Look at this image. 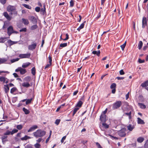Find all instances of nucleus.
Returning a JSON list of instances; mask_svg holds the SVG:
<instances>
[{
  "mask_svg": "<svg viewBox=\"0 0 148 148\" xmlns=\"http://www.w3.org/2000/svg\"><path fill=\"white\" fill-rule=\"evenodd\" d=\"M79 108H75L74 109L73 112V116L76 113L77 111L78 110H79Z\"/></svg>",
  "mask_w": 148,
  "mask_h": 148,
  "instance_id": "58836bf2",
  "label": "nucleus"
},
{
  "mask_svg": "<svg viewBox=\"0 0 148 148\" xmlns=\"http://www.w3.org/2000/svg\"><path fill=\"white\" fill-rule=\"evenodd\" d=\"M22 110L25 114H28L30 113L29 111L25 107L23 108Z\"/></svg>",
  "mask_w": 148,
  "mask_h": 148,
  "instance_id": "412c9836",
  "label": "nucleus"
},
{
  "mask_svg": "<svg viewBox=\"0 0 148 148\" xmlns=\"http://www.w3.org/2000/svg\"><path fill=\"white\" fill-rule=\"evenodd\" d=\"M138 62L140 63H144L145 60H142L141 59L139 58L138 60Z\"/></svg>",
  "mask_w": 148,
  "mask_h": 148,
  "instance_id": "4d7b16f0",
  "label": "nucleus"
},
{
  "mask_svg": "<svg viewBox=\"0 0 148 148\" xmlns=\"http://www.w3.org/2000/svg\"><path fill=\"white\" fill-rule=\"evenodd\" d=\"M25 148H33V147L31 145L28 144L25 146Z\"/></svg>",
  "mask_w": 148,
  "mask_h": 148,
  "instance_id": "bf43d9fd",
  "label": "nucleus"
},
{
  "mask_svg": "<svg viewBox=\"0 0 148 148\" xmlns=\"http://www.w3.org/2000/svg\"><path fill=\"white\" fill-rule=\"evenodd\" d=\"M48 59L49 60V64H50V65H52V58L50 55H49L48 57Z\"/></svg>",
  "mask_w": 148,
  "mask_h": 148,
  "instance_id": "8fccbe9b",
  "label": "nucleus"
},
{
  "mask_svg": "<svg viewBox=\"0 0 148 148\" xmlns=\"http://www.w3.org/2000/svg\"><path fill=\"white\" fill-rule=\"evenodd\" d=\"M18 132V130L16 129H13L12 132H11V135H12L15 133H16Z\"/></svg>",
  "mask_w": 148,
  "mask_h": 148,
  "instance_id": "de8ad7c7",
  "label": "nucleus"
},
{
  "mask_svg": "<svg viewBox=\"0 0 148 148\" xmlns=\"http://www.w3.org/2000/svg\"><path fill=\"white\" fill-rule=\"evenodd\" d=\"M38 128V126L36 125H34L30 128L28 130V132H30L34 131L36 129Z\"/></svg>",
  "mask_w": 148,
  "mask_h": 148,
  "instance_id": "f8f14e48",
  "label": "nucleus"
},
{
  "mask_svg": "<svg viewBox=\"0 0 148 148\" xmlns=\"http://www.w3.org/2000/svg\"><path fill=\"white\" fill-rule=\"evenodd\" d=\"M143 43L142 41H140L138 44V49L139 50L143 46Z\"/></svg>",
  "mask_w": 148,
  "mask_h": 148,
  "instance_id": "a878e982",
  "label": "nucleus"
},
{
  "mask_svg": "<svg viewBox=\"0 0 148 148\" xmlns=\"http://www.w3.org/2000/svg\"><path fill=\"white\" fill-rule=\"evenodd\" d=\"M23 5L25 7V8H27L28 9H31V7L28 5L24 4H23Z\"/></svg>",
  "mask_w": 148,
  "mask_h": 148,
  "instance_id": "49530a36",
  "label": "nucleus"
},
{
  "mask_svg": "<svg viewBox=\"0 0 148 148\" xmlns=\"http://www.w3.org/2000/svg\"><path fill=\"white\" fill-rule=\"evenodd\" d=\"M6 80V78L3 77H0V81L1 82H5V81Z\"/></svg>",
  "mask_w": 148,
  "mask_h": 148,
  "instance_id": "a19ab883",
  "label": "nucleus"
},
{
  "mask_svg": "<svg viewBox=\"0 0 148 148\" xmlns=\"http://www.w3.org/2000/svg\"><path fill=\"white\" fill-rule=\"evenodd\" d=\"M30 64V63L29 62L24 63L22 65V67L23 68H26Z\"/></svg>",
  "mask_w": 148,
  "mask_h": 148,
  "instance_id": "b1692460",
  "label": "nucleus"
},
{
  "mask_svg": "<svg viewBox=\"0 0 148 148\" xmlns=\"http://www.w3.org/2000/svg\"><path fill=\"white\" fill-rule=\"evenodd\" d=\"M126 41H125L124 43L122 45L120 46V47L121 48V49L123 51L124 49L125 48L126 45Z\"/></svg>",
  "mask_w": 148,
  "mask_h": 148,
  "instance_id": "4c0bfd02",
  "label": "nucleus"
},
{
  "mask_svg": "<svg viewBox=\"0 0 148 148\" xmlns=\"http://www.w3.org/2000/svg\"><path fill=\"white\" fill-rule=\"evenodd\" d=\"M15 8H16L15 6L9 5L7 6V10L8 12H10L14 10Z\"/></svg>",
  "mask_w": 148,
  "mask_h": 148,
  "instance_id": "0eeeda50",
  "label": "nucleus"
},
{
  "mask_svg": "<svg viewBox=\"0 0 148 148\" xmlns=\"http://www.w3.org/2000/svg\"><path fill=\"white\" fill-rule=\"evenodd\" d=\"M30 138L27 135H25V136L24 137L21 138V139L22 140H27L28 139Z\"/></svg>",
  "mask_w": 148,
  "mask_h": 148,
  "instance_id": "c9c22d12",
  "label": "nucleus"
},
{
  "mask_svg": "<svg viewBox=\"0 0 148 148\" xmlns=\"http://www.w3.org/2000/svg\"><path fill=\"white\" fill-rule=\"evenodd\" d=\"M25 79L26 81H29L31 80V77H30L28 76L25 78Z\"/></svg>",
  "mask_w": 148,
  "mask_h": 148,
  "instance_id": "69168bd1",
  "label": "nucleus"
},
{
  "mask_svg": "<svg viewBox=\"0 0 148 148\" xmlns=\"http://www.w3.org/2000/svg\"><path fill=\"white\" fill-rule=\"evenodd\" d=\"M16 128L18 130H21L23 126L21 125H18L17 126Z\"/></svg>",
  "mask_w": 148,
  "mask_h": 148,
  "instance_id": "3c124183",
  "label": "nucleus"
},
{
  "mask_svg": "<svg viewBox=\"0 0 148 148\" xmlns=\"http://www.w3.org/2000/svg\"><path fill=\"white\" fill-rule=\"evenodd\" d=\"M32 98L27 99L26 101V104L27 105L28 104L30 103L32 100Z\"/></svg>",
  "mask_w": 148,
  "mask_h": 148,
  "instance_id": "c03bdc74",
  "label": "nucleus"
},
{
  "mask_svg": "<svg viewBox=\"0 0 148 148\" xmlns=\"http://www.w3.org/2000/svg\"><path fill=\"white\" fill-rule=\"evenodd\" d=\"M144 140V138L142 137H139L137 139V141L138 143H142Z\"/></svg>",
  "mask_w": 148,
  "mask_h": 148,
  "instance_id": "4be33fe9",
  "label": "nucleus"
},
{
  "mask_svg": "<svg viewBox=\"0 0 148 148\" xmlns=\"http://www.w3.org/2000/svg\"><path fill=\"white\" fill-rule=\"evenodd\" d=\"M141 86L143 87H145L148 86V80H146L144 82L142 83Z\"/></svg>",
  "mask_w": 148,
  "mask_h": 148,
  "instance_id": "6ab92c4d",
  "label": "nucleus"
},
{
  "mask_svg": "<svg viewBox=\"0 0 148 148\" xmlns=\"http://www.w3.org/2000/svg\"><path fill=\"white\" fill-rule=\"evenodd\" d=\"M17 90V88L16 87H13L10 90V93L12 94H13L14 92L16 91Z\"/></svg>",
  "mask_w": 148,
  "mask_h": 148,
  "instance_id": "2f4dec72",
  "label": "nucleus"
},
{
  "mask_svg": "<svg viewBox=\"0 0 148 148\" xmlns=\"http://www.w3.org/2000/svg\"><path fill=\"white\" fill-rule=\"evenodd\" d=\"M31 56L30 53H25V54H20L19 56V57L21 59L22 58H29Z\"/></svg>",
  "mask_w": 148,
  "mask_h": 148,
  "instance_id": "20e7f679",
  "label": "nucleus"
},
{
  "mask_svg": "<svg viewBox=\"0 0 148 148\" xmlns=\"http://www.w3.org/2000/svg\"><path fill=\"white\" fill-rule=\"evenodd\" d=\"M66 38L63 39V40L64 41L67 40L69 39V35L68 34H66Z\"/></svg>",
  "mask_w": 148,
  "mask_h": 148,
  "instance_id": "052dcab7",
  "label": "nucleus"
},
{
  "mask_svg": "<svg viewBox=\"0 0 148 148\" xmlns=\"http://www.w3.org/2000/svg\"><path fill=\"white\" fill-rule=\"evenodd\" d=\"M138 105L142 109H144L146 108V106L142 103H138Z\"/></svg>",
  "mask_w": 148,
  "mask_h": 148,
  "instance_id": "f704fd0d",
  "label": "nucleus"
},
{
  "mask_svg": "<svg viewBox=\"0 0 148 148\" xmlns=\"http://www.w3.org/2000/svg\"><path fill=\"white\" fill-rule=\"evenodd\" d=\"M10 134H11V132L9 130H7L6 132L4 134L5 135H9Z\"/></svg>",
  "mask_w": 148,
  "mask_h": 148,
  "instance_id": "13d9d810",
  "label": "nucleus"
},
{
  "mask_svg": "<svg viewBox=\"0 0 148 148\" xmlns=\"http://www.w3.org/2000/svg\"><path fill=\"white\" fill-rule=\"evenodd\" d=\"M116 84L115 83H113L112 84H111V85L110 86V88L111 89L116 88Z\"/></svg>",
  "mask_w": 148,
  "mask_h": 148,
  "instance_id": "ea45409f",
  "label": "nucleus"
},
{
  "mask_svg": "<svg viewBox=\"0 0 148 148\" xmlns=\"http://www.w3.org/2000/svg\"><path fill=\"white\" fill-rule=\"evenodd\" d=\"M40 10V7H37L35 8V10L37 12H39Z\"/></svg>",
  "mask_w": 148,
  "mask_h": 148,
  "instance_id": "864d4df0",
  "label": "nucleus"
},
{
  "mask_svg": "<svg viewBox=\"0 0 148 148\" xmlns=\"http://www.w3.org/2000/svg\"><path fill=\"white\" fill-rule=\"evenodd\" d=\"M31 73L33 75H35L36 73V69L35 67H33L31 69Z\"/></svg>",
  "mask_w": 148,
  "mask_h": 148,
  "instance_id": "7c9ffc66",
  "label": "nucleus"
},
{
  "mask_svg": "<svg viewBox=\"0 0 148 148\" xmlns=\"http://www.w3.org/2000/svg\"><path fill=\"white\" fill-rule=\"evenodd\" d=\"M66 136H64L62 138L61 140V142L62 143H63L64 142V140L66 139Z\"/></svg>",
  "mask_w": 148,
  "mask_h": 148,
  "instance_id": "0e129e2a",
  "label": "nucleus"
},
{
  "mask_svg": "<svg viewBox=\"0 0 148 148\" xmlns=\"http://www.w3.org/2000/svg\"><path fill=\"white\" fill-rule=\"evenodd\" d=\"M106 115L101 114L100 117V120L101 122H105L106 121Z\"/></svg>",
  "mask_w": 148,
  "mask_h": 148,
  "instance_id": "9b49d317",
  "label": "nucleus"
},
{
  "mask_svg": "<svg viewBox=\"0 0 148 148\" xmlns=\"http://www.w3.org/2000/svg\"><path fill=\"white\" fill-rule=\"evenodd\" d=\"M7 37H1L0 38V43H3L7 39Z\"/></svg>",
  "mask_w": 148,
  "mask_h": 148,
  "instance_id": "473e14b6",
  "label": "nucleus"
},
{
  "mask_svg": "<svg viewBox=\"0 0 148 148\" xmlns=\"http://www.w3.org/2000/svg\"><path fill=\"white\" fill-rule=\"evenodd\" d=\"M46 134V132L41 130H37L36 132H34V136L36 138L42 137L44 136Z\"/></svg>",
  "mask_w": 148,
  "mask_h": 148,
  "instance_id": "f257e3e1",
  "label": "nucleus"
},
{
  "mask_svg": "<svg viewBox=\"0 0 148 148\" xmlns=\"http://www.w3.org/2000/svg\"><path fill=\"white\" fill-rule=\"evenodd\" d=\"M125 115H127L129 116V119H132V112L131 111L130 112L128 113H125Z\"/></svg>",
  "mask_w": 148,
  "mask_h": 148,
  "instance_id": "c85d7f7f",
  "label": "nucleus"
},
{
  "mask_svg": "<svg viewBox=\"0 0 148 148\" xmlns=\"http://www.w3.org/2000/svg\"><path fill=\"white\" fill-rule=\"evenodd\" d=\"M127 127L128 130L130 131H132L134 128V126L132 125V124H129L127 126Z\"/></svg>",
  "mask_w": 148,
  "mask_h": 148,
  "instance_id": "dca6fc26",
  "label": "nucleus"
},
{
  "mask_svg": "<svg viewBox=\"0 0 148 148\" xmlns=\"http://www.w3.org/2000/svg\"><path fill=\"white\" fill-rule=\"evenodd\" d=\"M7 60L5 58H0V64L4 63L7 61Z\"/></svg>",
  "mask_w": 148,
  "mask_h": 148,
  "instance_id": "72a5a7b5",
  "label": "nucleus"
},
{
  "mask_svg": "<svg viewBox=\"0 0 148 148\" xmlns=\"http://www.w3.org/2000/svg\"><path fill=\"white\" fill-rule=\"evenodd\" d=\"M4 89L5 92L6 93H7L8 92H9L10 89L9 87V85H4Z\"/></svg>",
  "mask_w": 148,
  "mask_h": 148,
  "instance_id": "2eb2a0df",
  "label": "nucleus"
},
{
  "mask_svg": "<svg viewBox=\"0 0 148 148\" xmlns=\"http://www.w3.org/2000/svg\"><path fill=\"white\" fill-rule=\"evenodd\" d=\"M15 71L16 72L19 71L20 74L21 75H23L27 72V71L25 69H23L21 67H18L17 69H16Z\"/></svg>",
  "mask_w": 148,
  "mask_h": 148,
  "instance_id": "39448f33",
  "label": "nucleus"
},
{
  "mask_svg": "<svg viewBox=\"0 0 148 148\" xmlns=\"http://www.w3.org/2000/svg\"><path fill=\"white\" fill-rule=\"evenodd\" d=\"M40 14L43 15H44L46 13V8L45 5H44L43 8H42L40 9Z\"/></svg>",
  "mask_w": 148,
  "mask_h": 148,
  "instance_id": "ddd939ff",
  "label": "nucleus"
},
{
  "mask_svg": "<svg viewBox=\"0 0 148 148\" xmlns=\"http://www.w3.org/2000/svg\"><path fill=\"white\" fill-rule=\"evenodd\" d=\"M137 123L138 124H144L145 122L144 121L141 119L140 118L138 117L137 118Z\"/></svg>",
  "mask_w": 148,
  "mask_h": 148,
  "instance_id": "4468645a",
  "label": "nucleus"
},
{
  "mask_svg": "<svg viewBox=\"0 0 148 148\" xmlns=\"http://www.w3.org/2000/svg\"><path fill=\"white\" fill-rule=\"evenodd\" d=\"M38 27V26L36 25H35L31 27L30 29L31 30H34L37 29Z\"/></svg>",
  "mask_w": 148,
  "mask_h": 148,
  "instance_id": "e433bc0d",
  "label": "nucleus"
},
{
  "mask_svg": "<svg viewBox=\"0 0 148 148\" xmlns=\"http://www.w3.org/2000/svg\"><path fill=\"white\" fill-rule=\"evenodd\" d=\"M147 25V18L145 17H143L142 20V26L143 28H144Z\"/></svg>",
  "mask_w": 148,
  "mask_h": 148,
  "instance_id": "9d476101",
  "label": "nucleus"
},
{
  "mask_svg": "<svg viewBox=\"0 0 148 148\" xmlns=\"http://www.w3.org/2000/svg\"><path fill=\"white\" fill-rule=\"evenodd\" d=\"M22 22L25 25H27L29 23V22L28 19H25L24 18L22 19Z\"/></svg>",
  "mask_w": 148,
  "mask_h": 148,
  "instance_id": "aec40b11",
  "label": "nucleus"
},
{
  "mask_svg": "<svg viewBox=\"0 0 148 148\" xmlns=\"http://www.w3.org/2000/svg\"><path fill=\"white\" fill-rule=\"evenodd\" d=\"M61 121L60 119H57L55 122V123L56 124V125H58L60 123Z\"/></svg>",
  "mask_w": 148,
  "mask_h": 148,
  "instance_id": "a18cd8bd",
  "label": "nucleus"
},
{
  "mask_svg": "<svg viewBox=\"0 0 148 148\" xmlns=\"http://www.w3.org/2000/svg\"><path fill=\"white\" fill-rule=\"evenodd\" d=\"M96 145L98 148H103L98 142L96 143Z\"/></svg>",
  "mask_w": 148,
  "mask_h": 148,
  "instance_id": "6e6d98bb",
  "label": "nucleus"
},
{
  "mask_svg": "<svg viewBox=\"0 0 148 148\" xmlns=\"http://www.w3.org/2000/svg\"><path fill=\"white\" fill-rule=\"evenodd\" d=\"M8 136H3L1 138L2 140V142L3 143L4 140Z\"/></svg>",
  "mask_w": 148,
  "mask_h": 148,
  "instance_id": "680f3d73",
  "label": "nucleus"
},
{
  "mask_svg": "<svg viewBox=\"0 0 148 148\" xmlns=\"http://www.w3.org/2000/svg\"><path fill=\"white\" fill-rule=\"evenodd\" d=\"M31 18L32 19V21L33 23H36L37 22V20L36 18L34 16H32L31 17Z\"/></svg>",
  "mask_w": 148,
  "mask_h": 148,
  "instance_id": "37998d69",
  "label": "nucleus"
},
{
  "mask_svg": "<svg viewBox=\"0 0 148 148\" xmlns=\"http://www.w3.org/2000/svg\"><path fill=\"white\" fill-rule=\"evenodd\" d=\"M122 105V102L121 101H118L114 103L112 106V108L113 110H115L120 108Z\"/></svg>",
  "mask_w": 148,
  "mask_h": 148,
  "instance_id": "7ed1b4c3",
  "label": "nucleus"
},
{
  "mask_svg": "<svg viewBox=\"0 0 148 148\" xmlns=\"http://www.w3.org/2000/svg\"><path fill=\"white\" fill-rule=\"evenodd\" d=\"M37 46V44L35 42L33 44L29 45L28 47V49L30 50H33Z\"/></svg>",
  "mask_w": 148,
  "mask_h": 148,
  "instance_id": "6e6552de",
  "label": "nucleus"
},
{
  "mask_svg": "<svg viewBox=\"0 0 148 148\" xmlns=\"http://www.w3.org/2000/svg\"><path fill=\"white\" fill-rule=\"evenodd\" d=\"M144 147L145 148H148V139L146 141Z\"/></svg>",
  "mask_w": 148,
  "mask_h": 148,
  "instance_id": "09e8293b",
  "label": "nucleus"
},
{
  "mask_svg": "<svg viewBox=\"0 0 148 148\" xmlns=\"http://www.w3.org/2000/svg\"><path fill=\"white\" fill-rule=\"evenodd\" d=\"M14 10H13L10 12L9 14L10 15H12V14L14 15L15 16H16L18 14V12L16 11V9L15 8Z\"/></svg>",
  "mask_w": 148,
  "mask_h": 148,
  "instance_id": "f3484780",
  "label": "nucleus"
},
{
  "mask_svg": "<svg viewBox=\"0 0 148 148\" xmlns=\"http://www.w3.org/2000/svg\"><path fill=\"white\" fill-rule=\"evenodd\" d=\"M86 21H84L83 23L81 24L79 27L77 29V30L78 31H79L80 30L83 29L84 27V23H85Z\"/></svg>",
  "mask_w": 148,
  "mask_h": 148,
  "instance_id": "a211bd4d",
  "label": "nucleus"
},
{
  "mask_svg": "<svg viewBox=\"0 0 148 148\" xmlns=\"http://www.w3.org/2000/svg\"><path fill=\"white\" fill-rule=\"evenodd\" d=\"M102 125L105 128H108L109 127V125L106 124V123H105L104 122H103V123Z\"/></svg>",
  "mask_w": 148,
  "mask_h": 148,
  "instance_id": "79ce46f5",
  "label": "nucleus"
},
{
  "mask_svg": "<svg viewBox=\"0 0 148 148\" xmlns=\"http://www.w3.org/2000/svg\"><path fill=\"white\" fill-rule=\"evenodd\" d=\"M22 86L28 88L30 86V85L28 82H24L22 84Z\"/></svg>",
  "mask_w": 148,
  "mask_h": 148,
  "instance_id": "393cba45",
  "label": "nucleus"
},
{
  "mask_svg": "<svg viewBox=\"0 0 148 148\" xmlns=\"http://www.w3.org/2000/svg\"><path fill=\"white\" fill-rule=\"evenodd\" d=\"M92 53L94 54H96L98 56H100V51L98 50V51H92Z\"/></svg>",
  "mask_w": 148,
  "mask_h": 148,
  "instance_id": "5701e85b",
  "label": "nucleus"
},
{
  "mask_svg": "<svg viewBox=\"0 0 148 148\" xmlns=\"http://www.w3.org/2000/svg\"><path fill=\"white\" fill-rule=\"evenodd\" d=\"M3 15L8 21H10L12 19V17L10 16L7 12H5L3 13Z\"/></svg>",
  "mask_w": 148,
  "mask_h": 148,
  "instance_id": "1a4fd4ad",
  "label": "nucleus"
},
{
  "mask_svg": "<svg viewBox=\"0 0 148 148\" xmlns=\"http://www.w3.org/2000/svg\"><path fill=\"white\" fill-rule=\"evenodd\" d=\"M27 29L26 28H24L22 29H20L19 30V31L20 32H25L27 31Z\"/></svg>",
  "mask_w": 148,
  "mask_h": 148,
  "instance_id": "603ef678",
  "label": "nucleus"
},
{
  "mask_svg": "<svg viewBox=\"0 0 148 148\" xmlns=\"http://www.w3.org/2000/svg\"><path fill=\"white\" fill-rule=\"evenodd\" d=\"M119 74L120 75H123L124 74L125 72L123 70L121 69L119 71Z\"/></svg>",
  "mask_w": 148,
  "mask_h": 148,
  "instance_id": "e2e57ef3",
  "label": "nucleus"
},
{
  "mask_svg": "<svg viewBox=\"0 0 148 148\" xmlns=\"http://www.w3.org/2000/svg\"><path fill=\"white\" fill-rule=\"evenodd\" d=\"M126 128H123L121 129V130L118 131L117 133L121 137H125L126 135Z\"/></svg>",
  "mask_w": 148,
  "mask_h": 148,
  "instance_id": "f03ea898",
  "label": "nucleus"
},
{
  "mask_svg": "<svg viewBox=\"0 0 148 148\" xmlns=\"http://www.w3.org/2000/svg\"><path fill=\"white\" fill-rule=\"evenodd\" d=\"M13 27L12 26H10L7 29V34L9 36L8 38H10V36L13 33Z\"/></svg>",
  "mask_w": 148,
  "mask_h": 148,
  "instance_id": "423d86ee",
  "label": "nucleus"
},
{
  "mask_svg": "<svg viewBox=\"0 0 148 148\" xmlns=\"http://www.w3.org/2000/svg\"><path fill=\"white\" fill-rule=\"evenodd\" d=\"M34 146L36 148H40V145L38 143H36L34 145Z\"/></svg>",
  "mask_w": 148,
  "mask_h": 148,
  "instance_id": "5fc2aeb1",
  "label": "nucleus"
},
{
  "mask_svg": "<svg viewBox=\"0 0 148 148\" xmlns=\"http://www.w3.org/2000/svg\"><path fill=\"white\" fill-rule=\"evenodd\" d=\"M8 42L10 46L16 43V42L10 40H8Z\"/></svg>",
  "mask_w": 148,
  "mask_h": 148,
  "instance_id": "c756f323",
  "label": "nucleus"
},
{
  "mask_svg": "<svg viewBox=\"0 0 148 148\" xmlns=\"http://www.w3.org/2000/svg\"><path fill=\"white\" fill-rule=\"evenodd\" d=\"M83 104V102L81 101H79L77 103L76 107H81L82 105Z\"/></svg>",
  "mask_w": 148,
  "mask_h": 148,
  "instance_id": "bb28decb",
  "label": "nucleus"
},
{
  "mask_svg": "<svg viewBox=\"0 0 148 148\" xmlns=\"http://www.w3.org/2000/svg\"><path fill=\"white\" fill-rule=\"evenodd\" d=\"M70 6L71 7L73 6L74 5V2L73 1H70Z\"/></svg>",
  "mask_w": 148,
  "mask_h": 148,
  "instance_id": "774afa93",
  "label": "nucleus"
},
{
  "mask_svg": "<svg viewBox=\"0 0 148 148\" xmlns=\"http://www.w3.org/2000/svg\"><path fill=\"white\" fill-rule=\"evenodd\" d=\"M67 46V43H62L60 45L59 49H61V48L66 47Z\"/></svg>",
  "mask_w": 148,
  "mask_h": 148,
  "instance_id": "cd10ccee",
  "label": "nucleus"
},
{
  "mask_svg": "<svg viewBox=\"0 0 148 148\" xmlns=\"http://www.w3.org/2000/svg\"><path fill=\"white\" fill-rule=\"evenodd\" d=\"M107 110V108H106V110L101 113V114H103L104 115H106L105 114L106 113Z\"/></svg>",
  "mask_w": 148,
  "mask_h": 148,
  "instance_id": "338daca9",
  "label": "nucleus"
}]
</instances>
